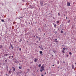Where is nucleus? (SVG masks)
<instances>
[{"label": "nucleus", "instance_id": "f257e3e1", "mask_svg": "<svg viewBox=\"0 0 76 76\" xmlns=\"http://www.w3.org/2000/svg\"><path fill=\"white\" fill-rule=\"evenodd\" d=\"M40 68H41V69H40V72H42L43 71L44 69V66H41V67H40Z\"/></svg>", "mask_w": 76, "mask_h": 76}, {"label": "nucleus", "instance_id": "f03ea898", "mask_svg": "<svg viewBox=\"0 0 76 76\" xmlns=\"http://www.w3.org/2000/svg\"><path fill=\"white\" fill-rule=\"evenodd\" d=\"M53 24L54 25V27H55V28H56L57 27V25L55 24L54 23H53Z\"/></svg>", "mask_w": 76, "mask_h": 76}, {"label": "nucleus", "instance_id": "7ed1b4c3", "mask_svg": "<svg viewBox=\"0 0 76 76\" xmlns=\"http://www.w3.org/2000/svg\"><path fill=\"white\" fill-rule=\"evenodd\" d=\"M40 5H41V6H42L43 5V2H40Z\"/></svg>", "mask_w": 76, "mask_h": 76}, {"label": "nucleus", "instance_id": "20e7f679", "mask_svg": "<svg viewBox=\"0 0 76 76\" xmlns=\"http://www.w3.org/2000/svg\"><path fill=\"white\" fill-rule=\"evenodd\" d=\"M70 3H67V5L69 6H70Z\"/></svg>", "mask_w": 76, "mask_h": 76}, {"label": "nucleus", "instance_id": "39448f33", "mask_svg": "<svg viewBox=\"0 0 76 76\" xmlns=\"http://www.w3.org/2000/svg\"><path fill=\"white\" fill-rule=\"evenodd\" d=\"M34 61L35 62H37V60L36 58H35Z\"/></svg>", "mask_w": 76, "mask_h": 76}, {"label": "nucleus", "instance_id": "423d86ee", "mask_svg": "<svg viewBox=\"0 0 76 76\" xmlns=\"http://www.w3.org/2000/svg\"><path fill=\"white\" fill-rule=\"evenodd\" d=\"M72 68L73 69H74V65H72Z\"/></svg>", "mask_w": 76, "mask_h": 76}, {"label": "nucleus", "instance_id": "0eeeda50", "mask_svg": "<svg viewBox=\"0 0 76 76\" xmlns=\"http://www.w3.org/2000/svg\"><path fill=\"white\" fill-rule=\"evenodd\" d=\"M57 39H55V42H58L57 41Z\"/></svg>", "mask_w": 76, "mask_h": 76}, {"label": "nucleus", "instance_id": "6e6552de", "mask_svg": "<svg viewBox=\"0 0 76 76\" xmlns=\"http://www.w3.org/2000/svg\"><path fill=\"white\" fill-rule=\"evenodd\" d=\"M0 48H2V46L1 45H0Z\"/></svg>", "mask_w": 76, "mask_h": 76}, {"label": "nucleus", "instance_id": "1a4fd4ad", "mask_svg": "<svg viewBox=\"0 0 76 76\" xmlns=\"http://www.w3.org/2000/svg\"><path fill=\"white\" fill-rule=\"evenodd\" d=\"M60 22L59 21H56V23H59Z\"/></svg>", "mask_w": 76, "mask_h": 76}, {"label": "nucleus", "instance_id": "9d476101", "mask_svg": "<svg viewBox=\"0 0 76 76\" xmlns=\"http://www.w3.org/2000/svg\"><path fill=\"white\" fill-rule=\"evenodd\" d=\"M40 54H42V51H40L39 52Z\"/></svg>", "mask_w": 76, "mask_h": 76}, {"label": "nucleus", "instance_id": "9b49d317", "mask_svg": "<svg viewBox=\"0 0 76 76\" xmlns=\"http://www.w3.org/2000/svg\"><path fill=\"white\" fill-rule=\"evenodd\" d=\"M1 21L3 22H4V20H1Z\"/></svg>", "mask_w": 76, "mask_h": 76}, {"label": "nucleus", "instance_id": "f8f14e48", "mask_svg": "<svg viewBox=\"0 0 76 76\" xmlns=\"http://www.w3.org/2000/svg\"><path fill=\"white\" fill-rule=\"evenodd\" d=\"M11 47H12V49H14V47H13L12 45H11Z\"/></svg>", "mask_w": 76, "mask_h": 76}, {"label": "nucleus", "instance_id": "ddd939ff", "mask_svg": "<svg viewBox=\"0 0 76 76\" xmlns=\"http://www.w3.org/2000/svg\"><path fill=\"white\" fill-rule=\"evenodd\" d=\"M41 64H40L38 66L39 67H40L41 66Z\"/></svg>", "mask_w": 76, "mask_h": 76}, {"label": "nucleus", "instance_id": "4468645a", "mask_svg": "<svg viewBox=\"0 0 76 76\" xmlns=\"http://www.w3.org/2000/svg\"><path fill=\"white\" fill-rule=\"evenodd\" d=\"M62 52L64 53H65L64 50H62Z\"/></svg>", "mask_w": 76, "mask_h": 76}, {"label": "nucleus", "instance_id": "2eb2a0df", "mask_svg": "<svg viewBox=\"0 0 76 76\" xmlns=\"http://www.w3.org/2000/svg\"><path fill=\"white\" fill-rule=\"evenodd\" d=\"M66 48H63V50H65Z\"/></svg>", "mask_w": 76, "mask_h": 76}, {"label": "nucleus", "instance_id": "dca6fc26", "mask_svg": "<svg viewBox=\"0 0 76 76\" xmlns=\"http://www.w3.org/2000/svg\"><path fill=\"white\" fill-rule=\"evenodd\" d=\"M15 63H18V61H15Z\"/></svg>", "mask_w": 76, "mask_h": 76}, {"label": "nucleus", "instance_id": "f3484780", "mask_svg": "<svg viewBox=\"0 0 76 76\" xmlns=\"http://www.w3.org/2000/svg\"><path fill=\"white\" fill-rule=\"evenodd\" d=\"M19 69H21V67H20V66H19Z\"/></svg>", "mask_w": 76, "mask_h": 76}, {"label": "nucleus", "instance_id": "a211bd4d", "mask_svg": "<svg viewBox=\"0 0 76 76\" xmlns=\"http://www.w3.org/2000/svg\"><path fill=\"white\" fill-rule=\"evenodd\" d=\"M60 14L59 13H58V15L59 16H60Z\"/></svg>", "mask_w": 76, "mask_h": 76}, {"label": "nucleus", "instance_id": "6ab92c4d", "mask_svg": "<svg viewBox=\"0 0 76 76\" xmlns=\"http://www.w3.org/2000/svg\"><path fill=\"white\" fill-rule=\"evenodd\" d=\"M61 33H63V31H61Z\"/></svg>", "mask_w": 76, "mask_h": 76}, {"label": "nucleus", "instance_id": "aec40b11", "mask_svg": "<svg viewBox=\"0 0 76 76\" xmlns=\"http://www.w3.org/2000/svg\"><path fill=\"white\" fill-rule=\"evenodd\" d=\"M60 63V62L59 61H58V64H59Z\"/></svg>", "mask_w": 76, "mask_h": 76}, {"label": "nucleus", "instance_id": "412c9836", "mask_svg": "<svg viewBox=\"0 0 76 76\" xmlns=\"http://www.w3.org/2000/svg\"><path fill=\"white\" fill-rule=\"evenodd\" d=\"M69 54L70 55H71V54H72V53H71V52H69Z\"/></svg>", "mask_w": 76, "mask_h": 76}, {"label": "nucleus", "instance_id": "4be33fe9", "mask_svg": "<svg viewBox=\"0 0 76 76\" xmlns=\"http://www.w3.org/2000/svg\"><path fill=\"white\" fill-rule=\"evenodd\" d=\"M22 41V40L20 39V41H19V42H21V41Z\"/></svg>", "mask_w": 76, "mask_h": 76}, {"label": "nucleus", "instance_id": "5701e85b", "mask_svg": "<svg viewBox=\"0 0 76 76\" xmlns=\"http://www.w3.org/2000/svg\"><path fill=\"white\" fill-rule=\"evenodd\" d=\"M66 20H67V19H68V18H67V17H66Z\"/></svg>", "mask_w": 76, "mask_h": 76}, {"label": "nucleus", "instance_id": "b1692460", "mask_svg": "<svg viewBox=\"0 0 76 76\" xmlns=\"http://www.w3.org/2000/svg\"><path fill=\"white\" fill-rule=\"evenodd\" d=\"M15 68H14V69H13V70H14V71H15Z\"/></svg>", "mask_w": 76, "mask_h": 76}, {"label": "nucleus", "instance_id": "393cba45", "mask_svg": "<svg viewBox=\"0 0 76 76\" xmlns=\"http://www.w3.org/2000/svg\"><path fill=\"white\" fill-rule=\"evenodd\" d=\"M70 20H69L68 22V23H69V22H70Z\"/></svg>", "mask_w": 76, "mask_h": 76}, {"label": "nucleus", "instance_id": "a878e982", "mask_svg": "<svg viewBox=\"0 0 76 76\" xmlns=\"http://www.w3.org/2000/svg\"><path fill=\"white\" fill-rule=\"evenodd\" d=\"M19 49H20V51L21 50V48H20Z\"/></svg>", "mask_w": 76, "mask_h": 76}, {"label": "nucleus", "instance_id": "bb28decb", "mask_svg": "<svg viewBox=\"0 0 76 76\" xmlns=\"http://www.w3.org/2000/svg\"><path fill=\"white\" fill-rule=\"evenodd\" d=\"M66 57H68L69 56V55H66Z\"/></svg>", "mask_w": 76, "mask_h": 76}, {"label": "nucleus", "instance_id": "cd10ccee", "mask_svg": "<svg viewBox=\"0 0 76 76\" xmlns=\"http://www.w3.org/2000/svg\"><path fill=\"white\" fill-rule=\"evenodd\" d=\"M5 56H8V54H6V55H5Z\"/></svg>", "mask_w": 76, "mask_h": 76}, {"label": "nucleus", "instance_id": "c85d7f7f", "mask_svg": "<svg viewBox=\"0 0 76 76\" xmlns=\"http://www.w3.org/2000/svg\"><path fill=\"white\" fill-rule=\"evenodd\" d=\"M10 19L9 18L8 19V21H10Z\"/></svg>", "mask_w": 76, "mask_h": 76}, {"label": "nucleus", "instance_id": "c756f323", "mask_svg": "<svg viewBox=\"0 0 76 76\" xmlns=\"http://www.w3.org/2000/svg\"><path fill=\"white\" fill-rule=\"evenodd\" d=\"M5 61L6 62H7V60H5Z\"/></svg>", "mask_w": 76, "mask_h": 76}, {"label": "nucleus", "instance_id": "7c9ffc66", "mask_svg": "<svg viewBox=\"0 0 76 76\" xmlns=\"http://www.w3.org/2000/svg\"><path fill=\"white\" fill-rule=\"evenodd\" d=\"M37 38H38V36H36V37Z\"/></svg>", "mask_w": 76, "mask_h": 76}, {"label": "nucleus", "instance_id": "2f4dec72", "mask_svg": "<svg viewBox=\"0 0 76 76\" xmlns=\"http://www.w3.org/2000/svg\"><path fill=\"white\" fill-rule=\"evenodd\" d=\"M57 33V32L56 31V32H55V34H56Z\"/></svg>", "mask_w": 76, "mask_h": 76}, {"label": "nucleus", "instance_id": "473e14b6", "mask_svg": "<svg viewBox=\"0 0 76 76\" xmlns=\"http://www.w3.org/2000/svg\"><path fill=\"white\" fill-rule=\"evenodd\" d=\"M42 50H44V49H43V48H42Z\"/></svg>", "mask_w": 76, "mask_h": 76}, {"label": "nucleus", "instance_id": "72a5a7b5", "mask_svg": "<svg viewBox=\"0 0 76 76\" xmlns=\"http://www.w3.org/2000/svg\"><path fill=\"white\" fill-rule=\"evenodd\" d=\"M46 74V72H45V73L44 74L45 75Z\"/></svg>", "mask_w": 76, "mask_h": 76}, {"label": "nucleus", "instance_id": "f704fd0d", "mask_svg": "<svg viewBox=\"0 0 76 76\" xmlns=\"http://www.w3.org/2000/svg\"><path fill=\"white\" fill-rule=\"evenodd\" d=\"M40 38L39 39V41H40Z\"/></svg>", "mask_w": 76, "mask_h": 76}, {"label": "nucleus", "instance_id": "c9c22d12", "mask_svg": "<svg viewBox=\"0 0 76 76\" xmlns=\"http://www.w3.org/2000/svg\"><path fill=\"white\" fill-rule=\"evenodd\" d=\"M52 66H54V65H52Z\"/></svg>", "mask_w": 76, "mask_h": 76}, {"label": "nucleus", "instance_id": "e433bc0d", "mask_svg": "<svg viewBox=\"0 0 76 76\" xmlns=\"http://www.w3.org/2000/svg\"><path fill=\"white\" fill-rule=\"evenodd\" d=\"M75 64L76 65V63H75Z\"/></svg>", "mask_w": 76, "mask_h": 76}, {"label": "nucleus", "instance_id": "4c0bfd02", "mask_svg": "<svg viewBox=\"0 0 76 76\" xmlns=\"http://www.w3.org/2000/svg\"><path fill=\"white\" fill-rule=\"evenodd\" d=\"M42 76H44L43 75H42Z\"/></svg>", "mask_w": 76, "mask_h": 76}, {"label": "nucleus", "instance_id": "58836bf2", "mask_svg": "<svg viewBox=\"0 0 76 76\" xmlns=\"http://www.w3.org/2000/svg\"><path fill=\"white\" fill-rule=\"evenodd\" d=\"M22 18V17L21 16V17H20V18Z\"/></svg>", "mask_w": 76, "mask_h": 76}, {"label": "nucleus", "instance_id": "ea45409f", "mask_svg": "<svg viewBox=\"0 0 76 76\" xmlns=\"http://www.w3.org/2000/svg\"><path fill=\"white\" fill-rule=\"evenodd\" d=\"M39 48H40V46H39Z\"/></svg>", "mask_w": 76, "mask_h": 76}, {"label": "nucleus", "instance_id": "a19ab883", "mask_svg": "<svg viewBox=\"0 0 76 76\" xmlns=\"http://www.w3.org/2000/svg\"><path fill=\"white\" fill-rule=\"evenodd\" d=\"M19 48V47L18 46V48Z\"/></svg>", "mask_w": 76, "mask_h": 76}, {"label": "nucleus", "instance_id": "79ce46f5", "mask_svg": "<svg viewBox=\"0 0 76 76\" xmlns=\"http://www.w3.org/2000/svg\"><path fill=\"white\" fill-rule=\"evenodd\" d=\"M13 56H12V57L13 58Z\"/></svg>", "mask_w": 76, "mask_h": 76}, {"label": "nucleus", "instance_id": "37998d69", "mask_svg": "<svg viewBox=\"0 0 76 76\" xmlns=\"http://www.w3.org/2000/svg\"><path fill=\"white\" fill-rule=\"evenodd\" d=\"M45 35V34H44V35Z\"/></svg>", "mask_w": 76, "mask_h": 76}, {"label": "nucleus", "instance_id": "c03bdc74", "mask_svg": "<svg viewBox=\"0 0 76 76\" xmlns=\"http://www.w3.org/2000/svg\"><path fill=\"white\" fill-rule=\"evenodd\" d=\"M75 18H76V16H75Z\"/></svg>", "mask_w": 76, "mask_h": 76}, {"label": "nucleus", "instance_id": "a18cd8bd", "mask_svg": "<svg viewBox=\"0 0 76 76\" xmlns=\"http://www.w3.org/2000/svg\"><path fill=\"white\" fill-rule=\"evenodd\" d=\"M0 20H1V19H0Z\"/></svg>", "mask_w": 76, "mask_h": 76}, {"label": "nucleus", "instance_id": "49530a36", "mask_svg": "<svg viewBox=\"0 0 76 76\" xmlns=\"http://www.w3.org/2000/svg\"><path fill=\"white\" fill-rule=\"evenodd\" d=\"M27 42H28V41H27Z\"/></svg>", "mask_w": 76, "mask_h": 76}]
</instances>
